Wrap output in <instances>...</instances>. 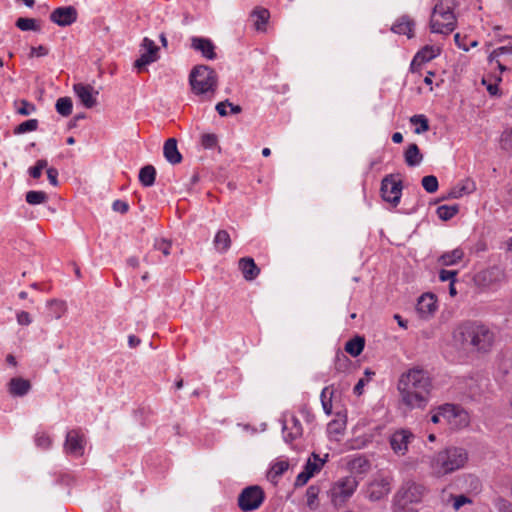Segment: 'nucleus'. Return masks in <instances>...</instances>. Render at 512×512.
Here are the masks:
<instances>
[{"instance_id": "obj_46", "label": "nucleus", "mask_w": 512, "mask_h": 512, "mask_svg": "<svg viewBox=\"0 0 512 512\" xmlns=\"http://www.w3.org/2000/svg\"><path fill=\"white\" fill-rule=\"evenodd\" d=\"M422 186L428 193H434L438 189V180L433 175H428L422 178Z\"/></svg>"}, {"instance_id": "obj_9", "label": "nucleus", "mask_w": 512, "mask_h": 512, "mask_svg": "<svg viewBox=\"0 0 512 512\" xmlns=\"http://www.w3.org/2000/svg\"><path fill=\"white\" fill-rule=\"evenodd\" d=\"M440 406L444 425L451 429H461L468 426L469 415L462 407L449 403Z\"/></svg>"}, {"instance_id": "obj_30", "label": "nucleus", "mask_w": 512, "mask_h": 512, "mask_svg": "<svg viewBox=\"0 0 512 512\" xmlns=\"http://www.w3.org/2000/svg\"><path fill=\"white\" fill-rule=\"evenodd\" d=\"M405 162L408 166H418L422 161V154L416 144H410L405 151Z\"/></svg>"}, {"instance_id": "obj_50", "label": "nucleus", "mask_w": 512, "mask_h": 512, "mask_svg": "<svg viewBox=\"0 0 512 512\" xmlns=\"http://www.w3.org/2000/svg\"><path fill=\"white\" fill-rule=\"evenodd\" d=\"M498 80L491 82L488 78L482 79V84L486 87V90L491 96H497L499 94Z\"/></svg>"}, {"instance_id": "obj_45", "label": "nucleus", "mask_w": 512, "mask_h": 512, "mask_svg": "<svg viewBox=\"0 0 512 512\" xmlns=\"http://www.w3.org/2000/svg\"><path fill=\"white\" fill-rule=\"evenodd\" d=\"M35 444L38 448L48 450L52 445V439L44 432H38L35 435Z\"/></svg>"}, {"instance_id": "obj_49", "label": "nucleus", "mask_w": 512, "mask_h": 512, "mask_svg": "<svg viewBox=\"0 0 512 512\" xmlns=\"http://www.w3.org/2000/svg\"><path fill=\"white\" fill-rule=\"evenodd\" d=\"M218 139L215 134H203L201 137V144L205 149H213L217 146Z\"/></svg>"}, {"instance_id": "obj_2", "label": "nucleus", "mask_w": 512, "mask_h": 512, "mask_svg": "<svg viewBox=\"0 0 512 512\" xmlns=\"http://www.w3.org/2000/svg\"><path fill=\"white\" fill-rule=\"evenodd\" d=\"M468 461V452L462 447L451 446L429 456L427 463L431 474L440 478L462 469Z\"/></svg>"}, {"instance_id": "obj_16", "label": "nucleus", "mask_w": 512, "mask_h": 512, "mask_svg": "<svg viewBox=\"0 0 512 512\" xmlns=\"http://www.w3.org/2000/svg\"><path fill=\"white\" fill-rule=\"evenodd\" d=\"M282 432L284 441L289 443L302 436L303 428L299 419L291 413L282 417Z\"/></svg>"}, {"instance_id": "obj_18", "label": "nucleus", "mask_w": 512, "mask_h": 512, "mask_svg": "<svg viewBox=\"0 0 512 512\" xmlns=\"http://www.w3.org/2000/svg\"><path fill=\"white\" fill-rule=\"evenodd\" d=\"M73 90L84 107L90 109L96 106L98 91L91 85L77 83L74 84Z\"/></svg>"}, {"instance_id": "obj_63", "label": "nucleus", "mask_w": 512, "mask_h": 512, "mask_svg": "<svg viewBox=\"0 0 512 512\" xmlns=\"http://www.w3.org/2000/svg\"><path fill=\"white\" fill-rule=\"evenodd\" d=\"M141 343V340L135 335L128 336V345L130 348H135Z\"/></svg>"}, {"instance_id": "obj_52", "label": "nucleus", "mask_w": 512, "mask_h": 512, "mask_svg": "<svg viewBox=\"0 0 512 512\" xmlns=\"http://www.w3.org/2000/svg\"><path fill=\"white\" fill-rule=\"evenodd\" d=\"M457 274H458V272L456 270H445V269H442L439 272V279L442 282L448 281L450 283L452 281H456Z\"/></svg>"}, {"instance_id": "obj_41", "label": "nucleus", "mask_w": 512, "mask_h": 512, "mask_svg": "<svg viewBox=\"0 0 512 512\" xmlns=\"http://www.w3.org/2000/svg\"><path fill=\"white\" fill-rule=\"evenodd\" d=\"M38 128V120L37 119H29L27 121L22 122L14 129V134L20 135L27 132H33Z\"/></svg>"}, {"instance_id": "obj_58", "label": "nucleus", "mask_w": 512, "mask_h": 512, "mask_svg": "<svg viewBox=\"0 0 512 512\" xmlns=\"http://www.w3.org/2000/svg\"><path fill=\"white\" fill-rule=\"evenodd\" d=\"M328 391V388L325 387L322 392H321V401H322V406H323V409L324 411L327 413V414H330L331 413V400L330 399H326V393Z\"/></svg>"}, {"instance_id": "obj_10", "label": "nucleus", "mask_w": 512, "mask_h": 512, "mask_svg": "<svg viewBox=\"0 0 512 512\" xmlns=\"http://www.w3.org/2000/svg\"><path fill=\"white\" fill-rule=\"evenodd\" d=\"M265 494L258 485L244 488L238 496V506L244 512L257 510L263 503Z\"/></svg>"}, {"instance_id": "obj_48", "label": "nucleus", "mask_w": 512, "mask_h": 512, "mask_svg": "<svg viewBox=\"0 0 512 512\" xmlns=\"http://www.w3.org/2000/svg\"><path fill=\"white\" fill-rule=\"evenodd\" d=\"M48 162L45 159H40L36 162V164L33 167L29 168V174L31 177L38 179L43 169L47 168Z\"/></svg>"}, {"instance_id": "obj_60", "label": "nucleus", "mask_w": 512, "mask_h": 512, "mask_svg": "<svg viewBox=\"0 0 512 512\" xmlns=\"http://www.w3.org/2000/svg\"><path fill=\"white\" fill-rule=\"evenodd\" d=\"M454 40H455L456 45L460 49H462L463 51H469V46H468V43L466 42L465 37H461V35L459 33H456L454 36Z\"/></svg>"}, {"instance_id": "obj_54", "label": "nucleus", "mask_w": 512, "mask_h": 512, "mask_svg": "<svg viewBox=\"0 0 512 512\" xmlns=\"http://www.w3.org/2000/svg\"><path fill=\"white\" fill-rule=\"evenodd\" d=\"M17 323L21 326H28L32 323L30 314L26 311H19L16 314Z\"/></svg>"}, {"instance_id": "obj_32", "label": "nucleus", "mask_w": 512, "mask_h": 512, "mask_svg": "<svg viewBox=\"0 0 512 512\" xmlns=\"http://www.w3.org/2000/svg\"><path fill=\"white\" fill-rule=\"evenodd\" d=\"M213 242L217 251L221 253L226 252L231 245L230 235L226 230H219L216 233Z\"/></svg>"}, {"instance_id": "obj_12", "label": "nucleus", "mask_w": 512, "mask_h": 512, "mask_svg": "<svg viewBox=\"0 0 512 512\" xmlns=\"http://www.w3.org/2000/svg\"><path fill=\"white\" fill-rule=\"evenodd\" d=\"M85 437L81 430L73 429L67 432L64 451L72 457H81L85 451Z\"/></svg>"}, {"instance_id": "obj_56", "label": "nucleus", "mask_w": 512, "mask_h": 512, "mask_svg": "<svg viewBox=\"0 0 512 512\" xmlns=\"http://www.w3.org/2000/svg\"><path fill=\"white\" fill-rule=\"evenodd\" d=\"M430 420L434 424H444V421L442 418L441 406H438L437 408L431 410Z\"/></svg>"}, {"instance_id": "obj_35", "label": "nucleus", "mask_w": 512, "mask_h": 512, "mask_svg": "<svg viewBox=\"0 0 512 512\" xmlns=\"http://www.w3.org/2000/svg\"><path fill=\"white\" fill-rule=\"evenodd\" d=\"M47 307L50 316L54 319H60L66 312V305L60 300L53 299L48 301Z\"/></svg>"}, {"instance_id": "obj_14", "label": "nucleus", "mask_w": 512, "mask_h": 512, "mask_svg": "<svg viewBox=\"0 0 512 512\" xmlns=\"http://www.w3.org/2000/svg\"><path fill=\"white\" fill-rule=\"evenodd\" d=\"M381 195L384 201L397 206L402 194L400 181H396L392 175L386 176L381 182Z\"/></svg>"}, {"instance_id": "obj_21", "label": "nucleus", "mask_w": 512, "mask_h": 512, "mask_svg": "<svg viewBox=\"0 0 512 512\" xmlns=\"http://www.w3.org/2000/svg\"><path fill=\"white\" fill-rule=\"evenodd\" d=\"M191 48L196 51H199L205 58L214 59L216 57L215 54V46L212 41L208 38L197 37L194 36L191 38Z\"/></svg>"}, {"instance_id": "obj_20", "label": "nucleus", "mask_w": 512, "mask_h": 512, "mask_svg": "<svg viewBox=\"0 0 512 512\" xmlns=\"http://www.w3.org/2000/svg\"><path fill=\"white\" fill-rule=\"evenodd\" d=\"M436 309L437 301L433 294L425 293L419 297L416 305V311L421 318H429L435 313Z\"/></svg>"}, {"instance_id": "obj_28", "label": "nucleus", "mask_w": 512, "mask_h": 512, "mask_svg": "<svg viewBox=\"0 0 512 512\" xmlns=\"http://www.w3.org/2000/svg\"><path fill=\"white\" fill-rule=\"evenodd\" d=\"M414 23L407 17H401L393 26L392 31L397 34L406 35L408 38L413 37Z\"/></svg>"}, {"instance_id": "obj_55", "label": "nucleus", "mask_w": 512, "mask_h": 512, "mask_svg": "<svg viewBox=\"0 0 512 512\" xmlns=\"http://www.w3.org/2000/svg\"><path fill=\"white\" fill-rule=\"evenodd\" d=\"M112 209L115 211V212H119L121 214H124L128 211L129 209V205L127 202L125 201H122V200H115L112 204Z\"/></svg>"}, {"instance_id": "obj_53", "label": "nucleus", "mask_w": 512, "mask_h": 512, "mask_svg": "<svg viewBox=\"0 0 512 512\" xmlns=\"http://www.w3.org/2000/svg\"><path fill=\"white\" fill-rule=\"evenodd\" d=\"M155 249L160 251L164 256H168L170 254L171 243L166 240H157L154 245Z\"/></svg>"}, {"instance_id": "obj_29", "label": "nucleus", "mask_w": 512, "mask_h": 512, "mask_svg": "<svg viewBox=\"0 0 512 512\" xmlns=\"http://www.w3.org/2000/svg\"><path fill=\"white\" fill-rule=\"evenodd\" d=\"M289 463L286 460H277L270 466L267 472V478L269 481L276 483L278 478L287 471Z\"/></svg>"}, {"instance_id": "obj_59", "label": "nucleus", "mask_w": 512, "mask_h": 512, "mask_svg": "<svg viewBox=\"0 0 512 512\" xmlns=\"http://www.w3.org/2000/svg\"><path fill=\"white\" fill-rule=\"evenodd\" d=\"M47 177H48V180L49 182L51 183V185L53 186H57L58 185V171L57 169L51 167V168H47Z\"/></svg>"}, {"instance_id": "obj_34", "label": "nucleus", "mask_w": 512, "mask_h": 512, "mask_svg": "<svg viewBox=\"0 0 512 512\" xmlns=\"http://www.w3.org/2000/svg\"><path fill=\"white\" fill-rule=\"evenodd\" d=\"M346 428V416L338 414L337 418L328 424V433L330 435H342Z\"/></svg>"}, {"instance_id": "obj_17", "label": "nucleus", "mask_w": 512, "mask_h": 512, "mask_svg": "<svg viewBox=\"0 0 512 512\" xmlns=\"http://www.w3.org/2000/svg\"><path fill=\"white\" fill-rule=\"evenodd\" d=\"M441 53V48L436 45H426L422 49H420L415 56L413 57L410 70L415 73L419 71L420 67L436 57H438Z\"/></svg>"}, {"instance_id": "obj_57", "label": "nucleus", "mask_w": 512, "mask_h": 512, "mask_svg": "<svg viewBox=\"0 0 512 512\" xmlns=\"http://www.w3.org/2000/svg\"><path fill=\"white\" fill-rule=\"evenodd\" d=\"M48 54V49L43 46L39 45L37 47H31L30 49V57H43Z\"/></svg>"}, {"instance_id": "obj_8", "label": "nucleus", "mask_w": 512, "mask_h": 512, "mask_svg": "<svg viewBox=\"0 0 512 512\" xmlns=\"http://www.w3.org/2000/svg\"><path fill=\"white\" fill-rule=\"evenodd\" d=\"M392 477L378 475L369 481L362 492L364 497L371 502H378L385 499L391 491Z\"/></svg>"}, {"instance_id": "obj_33", "label": "nucleus", "mask_w": 512, "mask_h": 512, "mask_svg": "<svg viewBox=\"0 0 512 512\" xmlns=\"http://www.w3.org/2000/svg\"><path fill=\"white\" fill-rule=\"evenodd\" d=\"M364 345H365L364 339L362 337L357 336V337L349 340L345 344V351L347 353H349L351 356L357 357L362 353V351L364 349Z\"/></svg>"}, {"instance_id": "obj_64", "label": "nucleus", "mask_w": 512, "mask_h": 512, "mask_svg": "<svg viewBox=\"0 0 512 512\" xmlns=\"http://www.w3.org/2000/svg\"><path fill=\"white\" fill-rule=\"evenodd\" d=\"M392 141L397 144L401 143L403 141V135L400 132H395L392 135Z\"/></svg>"}, {"instance_id": "obj_47", "label": "nucleus", "mask_w": 512, "mask_h": 512, "mask_svg": "<svg viewBox=\"0 0 512 512\" xmlns=\"http://www.w3.org/2000/svg\"><path fill=\"white\" fill-rule=\"evenodd\" d=\"M501 148L508 151L512 149V127H507L500 137Z\"/></svg>"}, {"instance_id": "obj_31", "label": "nucleus", "mask_w": 512, "mask_h": 512, "mask_svg": "<svg viewBox=\"0 0 512 512\" xmlns=\"http://www.w3.org/2000/svg\"><path fill=\"white\" fill-rule=\"evenodd\" d=\"M156 178V169L152 165H146L140 169L139 181L144 187H151Z\"/></svg>"}, {"instance_id": "obj_38", "label": "nucleus", "mask_w": 512, "mask_h": 512, "mask_svg": "<svg viewBox=\"0 0 512 512\" xmlns=\"http://www.w3.org/2000/svg\"><path fill=\"white\" fill-rule=\"evenodd\" d=\"M25 199L30 205H39L45 203L48 200V196L43 191L31 190L26 193Z\"/></svg>"}, {"instance_id": "obj_24", "label": "nucleus", "mask_w": 512, "mask_h": 512, "mask_svg": "<svg viewBox=\"0 0 512 512\" xmlns=\"http://www.w3.org/2000/svg\"><path fill=\"white\" fill-rule=\"evenodd\" d=\"M239 268L242 271L245 280L248 281L254 280L260 272L254 260L249 257L241 258L239 260Z\"/></svg>"}, {"instance_id": "obj_23", "label": "nucleus", "mask_w": 512, "mask_h": 512, "mask_svg": "<svg viewBox=\"0 0 512 512\" xmlns=\"http://www.w3.org/2000/svg\"><path fill=\"white\" fill-rule=\"evenodd\" d=\"M30 389V382L21 377L12 378L8 384V391L12 396L22 397L26 395Z\"/></svg>"}, {"instance_id": "obj_7", "label": "nucleus", "mask_w": 512, "mask_h": 512, "mask_svg": "<svg viewBox=\"0 0 512 512\" xmlns=\"http://www.w3.org/2000/svg\"><path fill=\"white\" fill-rule=\"evenodd\" d=\"M358 481L353 476H346L334 482L328 492L334 506H342L354 494Z\"/></svg>"}, {"instance_id": "obj_27", "label": "nucleus", "mask_w": 512, "mask_h": 512, "mask_svg": "<svg viewBox=\"0 0 512 512\" xmlns=\"http://www.w3.org/2000/svg\"><path fill=\"white\" fill-rule=\"evenodd\" d=\"M464 257V252L460 248L442 254L438 262L442 266H453L458 264Z\"/></svg>"}, {"instance_id": "obj_39", "label": "nucleus", "mask_w": 512, "mask_h": 512, "mask_svg": "<svg viewBox=\"0 0 512 512\" xmlns=\"http://www.w3.org/2000/svg\"><path fill=\"white\" fill-rule=\"evenodd\" d=\"M410 122L415 125L414 132L422 134L429 130V123L424 115H414L411 117Z\"/></svg>"}, {"instance_id": "obj_51", "label": "nucleus", "mask_w": 512, "mask_h": 512, "mask_svg": "<svg viewBox=\"0 0 512 512\" xmlns=\"http://www.w3.org/2000/svg\"><path fill=\"white\" fill-rule=\"evenodd\" d=\"M491 57H512V45L498 47L493 51Z\"/></svg>"}, {"instance_id": "obj_36", "label": "nucleus", "mask_w": 512, "mask_h": 512, "mask_svg": "<svg viewBox=\"0 0 512 512\" xmlns=\"http://www.w3.org/2000/svg\"><path fill=\"white\" fill-rule=\"evenodd\" d=\"M14 108L16 113L22 116H29L36 111V106L25 99L14 101Z\"/></svg>"}, {"instance_id": "obj_6", "label": "nucleus", "mask_w": 512, "mask_h": 512, "mask_svg": "<svg viewBox=\"0 0 512 512\" xmlns=\"http://www.w3.org/2000/svg\"><path fill=\"white\" fill-rule=\"evenodd\" d=\"M189 82L196 95L210 96L213 94L217 79L213 69L208 66H196L190 73Z\"/></svg>"}, {"instance_id": "obj_13", "label": "nucleus", "mask_w": 512, "mask_h": 512, "mask_svg": "<svg viewBox=\"0 0 512 512\" xmlns=\"http://www.w3.org/2000/svg\"><path fill=\"white\" fill-rule=\"evenodd\" d=\"M158 50L153 40L145 37L141 44L140 57L134 62V67L141 72L145 67L158 60Z\"/></svg>"}, {"instance_id": "obj_15", "label": "nucleus", "mask_w": 512, "mask_h": 512, "mask_svg": "<svg viewBox=\"0 0 512 512\" xmlns=\"http://www.w3.org/2000/svg\"><path fill=\"white\" fill-rule=\"evenodd\" d=\"M415 435L409 429H398L390 436L389 443L393 452L399 456H404L408 452V447Z\"/></svg>"}, {"instance_id": "obj_22", "label": "nucleus", "mask_w": 512, "mask_h": 512, "mask_svg": "<svg viewBox=\"0 0 512 512\" xmlns=\"http://www.w3.org/2000/svg\"><path fill=\"white\" fill-rule=\"evenodd\" d=\"M163 155L165 159L173 165L182 161V155L178 150L177 141L175 138H169L165 141L163 146Z\"/></svg>"}, {"instance_id": "obj_62", "label": "nucleus", "mask_w": 512, "mask_h": 512, "mask_svg": "<svg viewBox=\"0 0 512 512\" xmlns=\"http://www.w3.org/2000/svg\"><path fill=\"white\" fill-rule=\"evenodd\" d=\"M367 382L368 380H365L363 378L359 379V381L354 386V394L360 396L363 393L364 386L366 385Z\"/></svg>"}, {"instance_id": "obj_19", "label": "nucleus", "mask_w": 512, "mask_h": 512, "mask_svg": "<svg viewBox=\"0 0 512 512\" xmlns=\"http://www.w3.org/2000/svg\"><path fill=\"white\" fill-rule=\"evenodd\" d=\"M50 20L59 26H69L77 20V10L73 6L56 8L50 15Z\"/></svg>"}, {"instance_id": "obj_11", "label": "nucleus", "mask_w": 512, "mask_h": 512, "mask_svg": "<svg viewBox=\"0 0 512 512\" xmlns=\"http://www.w3.org/2000/svg\"><path fill=\"white\" fill-rule=\"evenodd\" d=\"M328 458L329 454L327 453L324 454L323 457H320L317 453H312L308 458L303 471L297 475L295 484L297 486L305 485L313 476L322 470L325 463L328 461Z\"/></svg>"}, {"instance_id": "obj_37", "label": "nucleus", "mask_w": 512, "mask_h": 512, "mask_svg": "<svg viewBox=\"0 0 512 512\" xmlns=\"http://www.w3.org/2000/svg\"><path fill=\"white\" fill-rule=\"evenodd\" d=\"M72 107V100L69 97L59 98L55 105L56 111L64 117H67L72 113Z\"/></svg>"}, {"instance_id": "obj_26", "label": "nucleus", "mask_w": 512, "mask_h": 512, "mask_svg": "<svg viewBox=\"0 0 512 512\" xmlns=\"http://www.w3.org/2000/svg\"><path fill=\"white\" fill-rule=\"evenodd\" d=\"M442 502L444 504H451L455 511H458L461 507L466 504H472V499L465 495H453L448 494L446 496V491H442Z\"/></svg>"}, {"instance_id": "obj_44", "label": "nucleus", "mask_w": 512, "mask_h": 512, "mask_svg": "<svg viewBox=\"0 0 512 512\" xmlns=\"http://www.w3.org/2000/svg\"><path fill=\"white\" fill-rule=\"evenodd\" d=\"M493 506L497 512H512V503L501 496L493 499Z\"/></svg>"}, {"instance_id": "obj_25", "label": "nucleus", "mask_w": 512, "mask_h": 512, "mask_svg": "<svg viewBox=\"0 0 512 512\" xmlns=\"http://www.w3.org/2000/svg\"><path fill=\"white\" fill-rule=\"evenodd\" d=\"M269 17L270 13L267 9L256 8L255 10H253L251 13V19L253 21L254 28L260 32L265 31Z\"/></svg>"}, {"instance_id": "obj_1", "label": "nucleus", "mask_w": 512, "mask_h": 512, "mask_svg": "<svg viewBox=\"0 0 512 512\" xmlns=\"http://www.w3.org/2000/svg\"><path fill=\"white\" fill-rule=\"evenodd\" d=\"M397 389L401 402L409 409H424L430 399L432 380L426 370L415 366L401 374Z\"/></svg>"}, {"instance_id": "obj_40", "label": "nucleus", "mask_w": 512, "mask_h": 512, "mask_svg": "<svg viewBox=\"0 0 512 512\" xmlns=\"http://www.w3.org/2000/svg\"><path fill=\"white\" fill-rule=\"evenodd\" d=\"M16 26L22 31H39L40 27L33 18H18Z\"/></svg>"}, {"instance_id": "obj_43", "label": "nucleus", "mask_w": 512, "mask_h": 512, "mask_svg": "<svg viewBox=\"0 0 512 512\" xmlns=\"http://www.w3.org/2000/svg\"><path fill=\"white\" fill-rule=\"evenodd\" d=\"M319 495V488L317 486H310L306 491V504L310 509H315L318 506L317 499Z\"/></svg>"}, {"instance_id": "obj_4", "label": "nucleus", "mask_w": 512, "mask_h": 512, "mask_svg": "<svg viewBox=\"0 0 512 512\" xmlns=\"http://www.w3.org/2000/svg\"><path fill=\"white\" fill-rule=\"evenodd\" d=\"M463 341L469 343L478 351H489L495 342V333L487 325L480 322H469L460 328Z\"/></svg>"}, {"instance_id": "obj_5", "label": "nucleus", "mask_w": 512, "mask_h": 512, "mask_svg": "<svg viewBox=\"0 0 512 512\" xmlns=\"http://www.w3.org/2000/svg\"><path fill=\"white\" fill-rule=\"evenodd\" d=\"M454 0H439L435 5L431 19L430 28L433 33L449 34L456 27L454 15Z\"/></svg>"}, {"instance_id": "obj_61", "label": "nucleus", "mask_w": 512, "mask_h": 512, "mask_svg": "<svg viewBox=\"0 0 512 512\" xmlns=\"http://www.w3.org/2000/svg\"><path fill=\"white\" fill-rule=\"evenodd\" d=\"M227 104H229V101L228 100H225L223 102H219L217 105H216V110L218 112V114L220 116H227L228 115V111H227Z\"/></svg>"}, {"instance_id": "obj_42", "label": "nucleus", "mask_w": 512, "mask_h": 512, "mask_svg": "<svg viewBox=\"0 0 512 512\" xmlns=\"http://www.w3.org/2000/svg\"><path fill=\"white\" fill-rule=\"evenodd\" d=\"M458 212L457 206L441 205L437 208V215L441 220L447 221Z\"/></svg>"}, {"instance_id": "obj_3", "label": "nucleus", "mask_w": 512, "mask_h": 512, "mask_svg": "<svg viewBox=\"0 0 512 512\" xmlns=\"http://www.w3.org/2000/svg\"><path fill=\"white\" fill-rule=\"evenodd\" d=\"M427 488L420 483L407 481L395 493L392 501L393 512H418L412 505L422 501Z\"/></svg>"}]
</instances>
